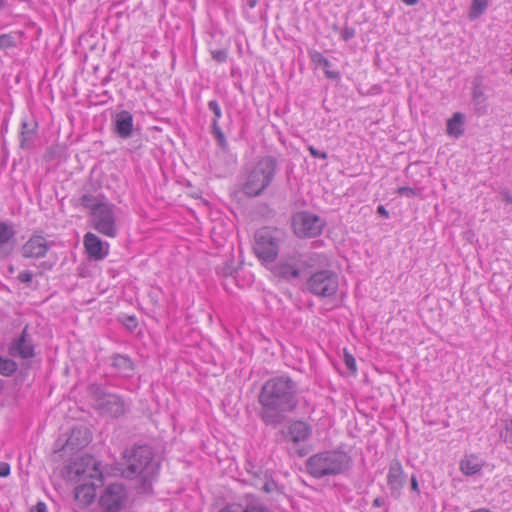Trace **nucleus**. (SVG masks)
Here are the masks:
<instances>
[{
	"instance_id": "20",
	"label": "nucleus",
	"mask_w": 512,
	"mask_h": 512,
	"mask_svg": "<svg viewBox=\"0 0 512 512\" xmlns=\"http://www.w3.org/2000/svg\"><path fill=\"white\" fill-rule=\"evenodd\" d=\"M81 204L90 211V215H94V212H98L102 206H107L110 203L105 201L101 195L85 194L81 198Z\"/></svg>"
},
{
	"instance_id": "21",
	"label": "nucleus",
	"mask_w": 512,
	"mask_h": 512,
	"mask_svg": "<svg viewBox=\"0 0 512 512\" xmlns=\"http://www.w3.org/2000/svg\"><path fill=\"white\" fill-rule=\"evenodd\" d=\"M90 441V435L87 429H73L67 439L66 445L71 448H80L87 445Z\"/></svg>"
},
{
	"instance_id": "4",
	"label": "nucleus",
	"mask_w": 512,
	"mask_h": 512,
	"mask_svg": "<svg viewBox=\"0 0 512 512\" xmlns=\"http://www.w3.org/2000/svg\"><path fill=\"white\" fill-rule=\"evenodd\" d=\"M276 172V161L270 156L260 158L246 169L243 192L249 196L262 193L272 182Z\"/></svg>"
},
{
	"instance_id": "40",
	"label": "nucleus",
	"mask_w": 512,
	"mask_h": 512,
	"mask_svg": "<svg viewBox=\"0 0 512 512\" xmlns=\"http://www.w3.org/2000/svg\"><path fill=\"white\" fill-rule=\"evenodd\" d=\"M247 512H270L261 505H249L247 506Z\"/></svg>"
},
{
	"instance_id": "29",
	"label": "nucleus",
	"mask_w": 512,
	"mask_h": 512,
	"mask_svg": "<svg viewBox=\"0 0 512 512\" xmlns=\"http://www.w3.org/2000/svg\"><path fill=\"white\" fill-rule=\"evenodd\" d=\"M208 108L214 114V118H213V122H212L213 127H217L218 121L222 117L221 107L216 100H211L208 103Z\"/></svg>"
},
{
	"instance_id": "38",
	"label": "nucleus",
	"mask_w": 512,
	"mask_h": 512,
	"mask_svg": "<svg viewBox=\"0 0 512 512\" xmlns=\"http://www.w3.org/2000/svg\"><path fill=\"white\" fill-rule=\"evenodd\" d=\"M310 154L315 157V158H321V159H326L327 158V154L325 152H320L319 150H317L316 148H314L313 146H310L308 148Z\"/></svg>"
},
{
	"instance_id": "9",
	"label": "nucleus",
	"mask_w": 512,
	"mask_h": 512,
	"mask_svg": "<svg viewBox=\"0 0 512 512\" xmlns=\"http://www.w3.org/2000/svg\"><path fill=\"white\" fill-rule=\"evenodd\" d=\"M127 490L123 484L107 485L99 496V507L103 512H120L127 503Z\"/></svg>"
},
{
	"instance_id": "24",
	"label": "nucleus",
	"mask_w": 512,
	"mask_h": 512,
	"mask_svg": "<svg viewBox=\"0 0 512 512\" xmlns=\"http://www.w3.org/2000/svg\"><path fill=\"white\" fill-rule=\"evenodd\" d=\"M113 365L123 376H130L133 371L132 361L123 355L115 356L113 358Z\"/></svg>"
},
{
	"instance_id": "1",
	"label": "nucleus",
	"mask_w": 512,
	"mask_h": 512,
	"mask_svg": "<svg viewBox=\"0 0 512 512\" xmlns=\"http://www.w3.org/2000/svg\"><path fill=\"white\" fill-rule=\"evenodd\" d=\"M298 388L287 376L269 379L262 387L259 402L262 405L261 418L267 425H277L284 413L293 411L297 404Z\"/></svg>"
},
{
	"instance_id": "33",
	"label": "nucleus",
	"mask_w": 512,
	"mask_h": 512,
	"mask_svg": "<svg viewBox=\"0 0 512 512\" xmlns=\"http://www.w3.org/2000/svg\"><path fill=\"white\" fill-rule=\"evenodd\" d=\"M211 56L215 61L224 63L227 60L228 53L225 49L213 50L211 51Z\"/></svg>"
},
{
	"instance_id": "13",
	"label": "nucleus",
	"mask_w": 512,
	"mask_h": 512,
	"mask_svg": "<svg viewBox=\"0 0 512 512\" xmlns=\"http://www.w3.org/2000/svg\"><path fill=\"white\" fill-rule=\"evenodd\" d=\"M49 249V244L45 237L41 235H33L23 246L22 255L25 258H41L44 257Z\"/></svg>"
},
{
	"instance_id": "30",
	"label": "nucleus",
	"mask_w": 512,
	"mask_h": 512,
	"mask_svg": "<svg viewBox=\"0 0 512 512\" xmlns=\"http://www.w3.org/2000/svg\"><path fill=\"white\" fill-rule=\"evenodd\" d=\"M15 46V38L11 34L0 35V49H7Z\"/></svg>"
},
{
	"instance_id": "37",
	"label": "nucleus",
	"mask_w": 512,
	"mask_h": 512,
	"mask_svg": "<svg viewBox=\"0 0 512 512\" xmlns=\"http://www.w3.org/2000/svg\"><path fill=\"white\" fill-rule=\"evenodd\" d=\"M10 475V465L7 462H0V477Z\"/></svg>"
},
{
	"instance_id": "31",
	"label": "nucleus",
	"mask_w": 512,
	"mask_h": 512,
	"mask_svg": "<svg viewBox=\"0 0 512 512\" xmlns=\"http://www.w3.org/2000/svg\"><path fill=\"white\" fill-rule=\"evenodd\" d=\"M344 363H345L347 369L351 373H353V374L356 373V371H357L356 360H355L354 356L347 351L344 352Z\"/></svg>"
},
{
	"instance_id": "10",
	"label": "nucleus",
	"mask_w": 512,
	"mask_h": 512,
	"mask_svg": "<svg viewBox=\"0 0 512 512\" xmlns=\"http://www.w3.org/2000/svg\"><path fill=\"white\" fill-rule=\"evenodd\" d=\"M90 394L95 401V406L103 413L117 417L125 412L122 399L117 395L106 393L101 386L91 385Z\"/></svg>"
},
{
	"instance_id": "18",
	"label": "nucleus",
	"mask_w": 512,
	"mask_h": 512,
	"mask_svg": "<svg viewBox=\"0 0 512 512\" xmlns=\"http://www.w3.org/2000/svg\"><path fill=\"white\" fill-rule=\"evenodd\" d=\"M484 464V461L477 455L469 454L461 459L459 469L464 475L473 476L482 470Z\"/></svg>"
},
{
	"instance_id": "3",
	"label": "nucleus",
	"mask_w": 512,
	"mask_h": 512,
	"mask_svg": "<svg viewBox=\"0 0 512 512\" xmlns=\"http://www.w3.org/2000/svg\"><path fill=\"white\" fill-rule=\"evenodd\" d=\"M159 470V464L153 459V452L148 446L135 447L127 458V467L123 475L127 478H139L142 491L148 492Z\"/></svg>"
},
{
	"instance_id": "43",
	"label": "nucleus",
	"mask_w": 512,
	"mask_h": 512,
	"mask_svg": "<svg viewBox=\"0 0 512 512\" xmlns=\"http://www.w3.org/2000/svg\"><path fill=\"white\" fill-rule=\"evenodd\" d=\"M377 213L380 214L381 216L385 217V218H388L389 217V213L388 211L385 209L384 206L380 205L378 208H377Z\"/></svg>"
},
{
	"instance_id": "22",
	"label": "nucleus",
	"mask_w": 512,
	"mask_h": 512,
	"mask_svg": "<svg viewBox=\"0 0 512 512\" xmlns=\"http://www.w3.org/2000/svg\"><path fill=\"white\" fill-rule=\"evenodd\" d=\"M310 58L313 64L324 69V73L328 78L336 79L339 77V72L330 70L331 63L322 53L313 51L310 53Z\"/></svg>"
},
{
	"instance_id": "27",
	"label": "nucleus",
	"mask_w": 512,
	"mask_h": 512,
	"mask_svg": "<svg viewBox=\"0 0 512 512\" xmlns=\"http://www.w3.org/2000/svg\"><path fill=\"white\" fill-rule=\"evenodd\" d=\"M15 236V230L11 224L0 222V245L8 243Z\"/></svg>"
},
{
	"instance_id": "11",
	"label": "nucleus",
	"mask_w": 512,
	"mask_h": 512,
	"mask_svg": "<svg viewBox=\"0 0 512 512\" xmlns=\"http://www.w3.org/2000/svg\"><path fill=\"white\" fill-rule=\"evenodd\" d=\"M92 225L99 233L114 238L117 235V227L115 224V206L109 204L102 206L98 212H94L91 216Z\"/></svg>"
},
{
	"instance_id": "32",
	"label": "nucleus",
	"mask_w": 512,
	"mask_h": 512,
	"mask_svg": "<svg viewBox=\"0 0 512 512\" xmlns=\"http://www.w3.org/2000/svg\"><path fill=\"white\" fill-rule=\"evenodd\" d=\"M397 193L399 195L405 196L407 198H413V197L418 196V194H419L417 189H414V188L408 187V186L399 187L397 189Z\"/></svg>"
},
{
	"instance_id": "26",
	"label": "nucleus",
	"mask_w": 512,
	"mask_h": 512,
	"mask_svg": "<svg viewBox=\"0 0 512 512\" xmlns=\"http://www.w3.org/2000/svg\"><path fill=\"white\" fill-rule=\"evenodd\" d=\"M17 367L15 361L0 355V375L10 377L16 372Z\"/></svg>"
},
{
	"instance_id": "46",
	"label": "nucleus",
	"mask_w": 512,
	"mask_h": 512,
	"mask_svg": "<svg viewBox=\"0 0 512 512\" xmlns=\"http://www.w3.org/2000/svg\"><path fill=\"white\" fill-rule=\"evenodd\" d=\"M406 5L413 6L418 3V0H402Z\"/></svg>"
},
{
	"instance_id": "2",
	"label": "nucleus",
	"mask_w": 512,
	"mask_h": 512,
	"mask_svg": "<svg viewBox=\"0 0 512 512\" xmlns=\"http://www.w3.org/2000/svg\"><path fill=\"white\" fill-rule=\"evenodd\" d=\"M67 479L74 483V497L78 506L87 508L96 498V489L103 484L100 463L90 455L74 460L66 471Z\"/></svg>"
},
{
	"instance_id": "28",
	"label": "nucleus",
	"mask_w": 512,
	"mask_h": 512,
	"mask_svg": "<svg viewBox=\"0 0 512 512\" xmlns=\"http://www.w3.org/2000/svg\"><path fill=\"white\" fill-rule=\"evenodd\" d=\"M503 430L500 433L501 439L512 447V418H506L503 420Z\"/></svg>"
},
{
	"instance_id": "15",
	"label": "nucleus",
	"mask_w": 512,
	"mask_h": 512,
	"mask_svg": "<svg viewBox=\"0 0 512 512\" xmlns=\"http://www.w3.org/2000/svg\"><path fill=\"white\" fill-rule=\"evenodd\" d=\"M133 126V116L129 111L122 110L115 115L114 127L119 137L129 138L132 135Z\"/></svg>"
},
{
	"instance_id": "14",
	"label": "nucleus",
	"mask_w": 512,
	"mask_h": 512,
	"mask_svg": "<svg viewBox=\"0 0 512 512\" xmlns=\"http://www.w3.org/2000/svg\"><path fill=\"white\" fill-rule=\"evenodd\" d=\"M387 484L393 495H398L404 485V471L398 460L392 461L389 465Z\"/></svg>"
},
{
	"instance_id": "41",
	"label": "nucleus",
	"mask_w": 512,
	"mask_h": 512,
	"mask_svg": "<svg viewBox=\"0 0 512 512\" xmlns=\"http://www.w3.org/2000/svg\"><path fill=\"white\" fill-rule=\"evenodd\" d=\"M32 512H47V506L44 502H38Z\"/></svg>"
},
{
	"instance_id": "34",
	"label": "nucleus",
	"mask_w": 512,
	"mask_h": 512,
	"mask_svg": "<svg viewBox=\"0 0 512 512\" xmlns=\"http://www.w3.org/2000/svg\"><path fill=\"white\" fill-rule=\"evenodd\" d=\"M219 512H247V507L244 508L239 504H230L221 509Z\"/></svg>"
},
{
	"instance_id": "8",
	"label": "nucleus",
	"mask_w": 512,
	"mask_h": 512,
	"mask_svg": "<svg viewBox=\"0 0 512 512\" xmlns=\"http://www.w3.org/2000/svg\"><path fill=\"white\" fill-rule=\"evenodd\" d=\"M339 287L338 276L329 270L315 272L307 281L308 290L320 297L333 296Z\"/></svg>"
},
{
	"instance_id": "17",
	"label": "nucleus",
	"mask_w": 512,
	"mask_h": 512,
	"mask_svg": "<svg viewBox=\"0 0 512 512\" xmlns=\"http://www.w3.org/2000/svg\"><path fill=\"white\" fill-rule=\"evenodd\" d=\"M9 353L11 356H19L23 359L31 358L34 355V346L23 333L20 338L13 341Z\"/></svg>"
},
{
	"instance_id": "47",
	"label": "nucleus",
	"mask_w": 512,
	"mask_h": 512,
	"mask_svg": "<svg viewBox=\"0 0 512 512\" xmlns=\"http://www.w3.org/2000/svg\"><path fill=\"white\" fill-rule=\"evenodd\" d=\"M248 4L251 8L255 7L257 4V0H248Z\"/></svg>"
},
{
	"instance_id": "48",
	"label": "nucleus",
	"mask_w": 512,
	"mask_h": 512,
	"mask_svg": "<svg viewBox=\"0 0 512 512\" xmlns=\"http://www.w3.org/2000/svg\"><path fill=\"white\" fill-rule=\"evenodd\" d=\"M3 387V383H2V380H0V390L2 389Z\"/></svg>"
},
{
	"instance_id": "25",
	"label": "nucleus",
	"mask_w": 512,
	"mask_h": 512,
	"mask_svg": "<svg viewBox=\"0 0 512 512\" xmlns=\"http://www.w3.org/2000/svg\"><path fill=\"white\" fill-rule=\"evenodd\" d=\"M489 6V0H473L468 17L471 20L479 18Z\"/></svg>"
},
{
	"instance_id": "39",
	"label": "nucleus",
	"mask_w": 512,
	"mask_h": 512,
	"mask_svg": "<svg viewBox=\"0 0 512 512\" xmlns=\"http://www.w3.org/2000/svg\"><path fill=\"white\" fill-rule=\"evenodd\" d=\"M214 129V132L216 134V137H217V140L219 142L220 145H224L225 144V137L223 135V133L221 132L219 126L217 125V127H213Z\"/></svg>"
},
{
	"instance_id": "23",
	"label": "nucleus",
	"mask_w": 512,
	"mask_h": 512,
	"mask_svg": "<svg viewBox=\"0 0 512 512\" xmlns=\"http://www.w3.org/2000/svg\"><path fill=\"white\" fill-rule=\"evenodd\" d=\"M268 267H270L272 269V271L275 275H278V276H281V277H284L287 279L297 278L299 275L298 269L294 265H291V264H283V263L274 264L273 263L272 265H269Z\"/></svg>"
},
{
	"instance_id": "6",
	"label": "nucleus",
	"mask_w": 512,
	"mask_h": 512,
	"mask_svg": "<svg viewBox=\"0 0 512 512\" xmlns=\"http://www.w3.org/2000/svg\"><path fill=\"white\" fill-rule=\"evenodd\" d=\"M282 236L280 230L269 227L261 228L256 232L254 251L265 266L275 262Z\"/></svg>"
},
{
	"instance_id": "45",
	"label": "nucleus",
	"mask_w": 512,
	"mask_h": 512,
	"mask_svg": "<svg viewBox=\"0 0 512 512\" xmlns=\"http://www.w3.org/2000/svg\"><path fill=\"white\" fill-rule=\"evenodd\" d=\"M128 322H129V323H128L127 325H128L129 327H135V326H136V319H135L134 317H129V318H128Z\"/></svg>"
},
{
	"instance_id": "36",
	"label": "nucleus",
	"mask_w": 512,
	"mask_h": 512,
	"mask_svg": "<svg viewBox=\"0 0 512 512\" xmlns=\"http://www.w3.org/2000/svg\"><path fill=\"white\" fill-rule=\"evenodd\" d=\"M32 273L30 271H23L19 273L18 279L23 283H29L32 280Z\"/></svg>"
},
{
	"instance_id": "44",
	"label": "nucleus",
	"mask_w": 512,
	"mask_h": 512,
	"mask_svg": "<svg viewBox=\"0 0 512 512\" xmlns=\"http://www.w3.org/2000/svg\"><path fill=\"white\" fill-rule=\"evenodd\" d=\"M385 504V500L382 497H378L373 501V506L382 507Z\"/></svg>"
},
{
	"instance_id": "16",
	"label": "nucleus",
	"mask_w": 512,
	"mask_h": 512,
	"mask_svg": "<svg viewBox=\"0 0 512 512\" xmlns=\"http://www.w3.org/2000/svg\"><path fill=\"white\" fill-rule=\"evenodd\" d=\"M312 429L309 424L303 421H295L288 427V439L294 444L306 441L311 435Z\"/></svg>"
},
{
	"instance_id": "5",
	"label": "nucleus",
	"mask_w": 512,
	"mask_h": 512,
	"mask_svg": "<svg viewBox=\"0 0 512 512\" xmlns=\"http://www.w3.org/2000/svg\"><path fill=\"white\" fill-rule=\"evenodd\" d=\"M349 459L342 452H323L311 456L306 464L308 472L317 478L342 473L348 467Z\"/></svg>"
},
{
	"instance_id": "7",
	"label": "nucleus",
	"mask_w": 512,
	"mask_h": 512,
	"mask_svg": "<svg viewBox=\"0 0 512 512\" xmlns=\"http://www.w3.org/2000/svg\"><path fill=\"white\" fill-rule=\"evenodd\" d=\"M325 221L309 212H297L292 217L294 234L299 238H314L322 233Z\"/></svg>"
},
{
	"instance_id": "12",
	"label": "nucleus",
	"mask_w": 512,
	"mask_h": 512,
	"mask_svg": "<svg viewBox=\"0 0 512 512\" xmlns=\"http://www.w3.org/2000/svg\"><path fill=\"white\" fill-rule=\"evenodd\" d=\"M83 245L88 257L95 261L103 260L109 254V243L102 241L94 233L88 232L84 235Z\"/></svg>"
},
{
	"instance_id": "42",
	"label": "nucleus",
	"mask_w": 512,
	"mask_h": 512,
	"mask_svg": "<svg viewBox=\"0 0 512 512\" xmlns=\"http://www.w3.org/2000/svg\"><path fill=\"white\" fill-rule=\"evenodd\" d=\"M411 488L413 491H415L416 493H419V485H418V481H417V478L415 476H412L411 477Z\"/></svg>"
},
{
	"instance_id": "19",
	"label": "nucleus",
	"mask_w": 512,
	"mask_h": 512,
	"mask_svg": "<svg viewBox=\"0 0 512 512\" xmlns=\"http://www.w3.org/2000/svg\"><path fill=\"white\" fill-rule=\"evenodd\" d=\"M465 116L456 112L450 119L447 120L446 133L453 138H459L464 133Z\"/></svg>"
},
{
	"instance_id": "35",
	"label": "nucleus",
	"mask_w": 512,
	"mask_h": 512,
	"mask_svg": "<svg viewBox=\"0 0 512 512\" xmlns=\"http://www.w3.org/2000/svg\"><path fill=\"white\" fill-rule=\"evenodd\" d=\"M355 36V30L350 27H345L340 32V37L344 41H348Z\"/></svg>"
},
{
	"instance_id": "49",
	"label": "nucleus",
	"mask_w": 512,
	"mask_h": 512,
	"mask_svg": "<svg viewBox=\"0 0 512 512\" xmlns=\"http://www.w3.org/2000/svg\"><path fill=\"white\" fill-rule=\"evenodd\" d=\"M510 73H511V75H512V66H511V70H510Z\"/></svg>"
}]
</instances>
